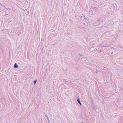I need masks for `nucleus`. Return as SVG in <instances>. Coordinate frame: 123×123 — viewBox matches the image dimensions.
<instances>
[{"label":"nucleus","instance_id":"obj_1","mask_svg":"<svg viewBox=\"0 0 123 123\" xmlns=\"http://www.w3.org/2000/svg\"><path fill=\"white\" fill-rule=\"evenodd\" d=\"M97 11L94 9H92L89 12V14L90 16H91L92 15H93L96 14Z\"/></svg>","mask_w":123,"mask_h":123},{"label":"nucleus","instance_id":"obj_2","mask_svg":"<svg viewBox=\"0 0 123 123\" xmlns=\"http://www.w3.org/2000/svg\"><path fill=\"white\" fill-rule=\"evenodd\" d=\"M100 21V22H104L105 23H106L108 21V18H102L100 19L99 20Z\"/></svg>","mask_w":123,"mask_h":123},{"label":"nucleus","instance_id":"obj_3","mask_svg":"<svg viewBox=\"0 0 123 123\" xmlns=\"http://www.w3.org/2000/svg\"><path fill=\"white\" fill-rule=\"evenodd\" d=\"M100 24L99 20L96 21L94 23L93 25L95 26H97Z\"/></svg>","mask_w":123,"mask_h":123},{"label":"nucleus","instance_id":"obj_4","mask_svg":"<svg viewBox=\"0 0 123 123\" xmlns=\"http://www.w3.org/2000/svg\"><path fill=\"white\" fill-rule=\"evenodd\" d=\"M18 67V66L17 64L16 63H15L14 65V67L15 68H17Z\"/></svg>","mask_w":123,"mask_h":123},{"label":"nucleus","instance_id":"obj_5","mask_svg":"<svg viewBox=\"0 0 123 123\" xmlns=\"http://www.w3.org/2000/svg\"><path fill=\"white\" fill-rule=\"evenodd\" d=\"M45 117H46L47 118L48 120L49 123H50L49 120V118L48 117L47 115L46 114H45Z\"/></svg>","mask_w":123,"mask_h":123},{"label":"nucleus","instance_id":"obj_6","mask_svg":"<svg viewBox=\"0 0 123 123\" xmlns=\"http://www.w3.org/2000/svg\"><path fill=\"white\" fill-rule=\"evenodd\" d=\"M77 101H78V102L79 103V104H80V105H81V103L80 102V100L79 99V98H78L77 99Z\"/></svg>","mask_w":123,"mask_h":123},{"label":"nucleus","instance_id":"obj_7","mask_svg":"<svg viewBox=\"0 0 123 123\" xmlns=\"http://www.w3.org/2000/svg\"><path fill=\"white\" fill-rule=\"evenodd\" d=\"M114 24V22L113 21H112L110 22V23L109 24V25L110 24H111V25H112Z\"/></svg>","mask_w":123,"mask_h":123},{"label":"nucleus","instance_id":"obj_8","mask_svg":"<svg viewBox=\"0 0 123 123\" xmlns=\"http://www.w3.org/2000/svg\"><path fill=\"white\" fill-rule=\"evenodd\" d=\"M37 81V80H35L34 81V85H35V84L36 83Z\"/></svg>","mask_w":123,"mask_h":123},{"label":"nucleus","instance_id":"obj_9","mask_svg":"<svg viewBox=\"0 0 123 123\" xmlns=\"http://www.w3.org/2000/svg\"><path fill=\"white\" fill-rule=\"evenodd\" d=\"M107 46V47H109L110 48H111V49H115V48H113L112 47H111V46L109 47L108 46Z\"/></svg>","mask_w":123,"mask_h":123},{"label":"nucleus","instance_id":"obj_10","mask_svg":"<svg viewBox=\"0 0 123 123\" xmlns=\"http://www.w3.org/2000/svg\"><path fill=\"white\" fill-rule=\"evenodd\" d=\"M109 24H108V25H105V26H104L106 28H107L108 27V26H109Z\"/></svg>","mask_w":123,"mask_h":123},{"label":"nucleus","instance_id":"obj_11","mask_svg":"<svg viewBox=\"0 0 123 123\" xmlns=\"http://www.w3.org/2000/svg\"><path fill=\"white\" fill-rule=\"evenodd\" d=\"M92 8H93V7H92V6H90V9H92Z\"/></svg>","mask_w":123,"mask_h":123},{"label":"nucleus","instance_id":"obj_12","mask_svg":"<svg viewBox=\"0 0 123 123\" xmlns=\"http://www.w3.org/2000/svg\"><path fill=\"white\" fill-rule=\"evenodd\" d=\"M4 7L6 9H10L9 8H6V7H5V6H4Z\"/></svg>","mask_w":123,"mask_h":123},{"label":"nucleus","instance_id":"obj_13","mask_svg":"<svg viewBox=\"0 0 123 123\" xmlns=\"http://www.w3.org/2000/svg\"><path fill=\"white\" fill-rule=\"evenodd\" d=\"M82 56V57L81 59H82V58H83L84 57V56H83L81 55Z\"/></svg>","mask_w":123,"mask_h":123},{"label":"nucleus","instance_id":"obj_14","mask_svg":"<svg viewBox=\"0 0 123 123\" xmlns=\"http://www.w3.org/2000/svg\"><path fill=\"white\" fill-rule=\"evenodd\" d=\"M82 17V16H81V17H80V19H81Z\"/></svg>","mask_w":123,"mask_h":123},{"label":"nucleus","instance_id":"obj_15","mask_svg":"<svg viewBox=\"0 0 123 123\" xmlns=\"http://www.w3.org/2000/svg\"><path fill=\"white\" fill-rule=\"evenodd\" d=\"M113 53V52H112L111 53V54H112Z\"/></svg>","mask_w":123,"mask_h":123},{"label":"nucleus","instance_id":"obj_16","mask_svg":"<svg viewBox=\"0 0 123 123\" xmlns=\"http://www.w3.org/2000/svg\"><path fill=\"white\" fill-rule=\"evenodd\" d=\"M103 47H102V46L101 47H100V48H102Z\"/></svg>","mask_w":123,"mask_h":123},{"label":"nucleus","instance_id":"obj_17","mask_svg":"<svg viewBox=\"0 0 123 123\" xmlns=\"http://www.w3.org/2000/svg\"><path fill=\"white\" fill-rule=\"evenodd\" d=\"M0 4L1 5H2V6H3V5L2 4H1L0 3Z\"/></svg>","mask_w":123,"mask_h":123},{"label":"nucleus","instance_id":"obj_18","mask_svg":"<svg viewBox=\"0 0 123 123\" xmlns=\"http://www.w3.org/2000/svg\"><path fill=\"white\" fill-rule=\"evenodd\" d=\"M8 14H7L5 15V16L8 15Z\"/></svg>","mask_w":123,"mask_h":123},{"label":"nucleus","instance_id":"obj_19","mask_svg":"<svg viewBox=\"0 0 123 123\" xmlns=\"http://www.w3.org/2000/svg\"><path fill=\"white\" fill-rule=\"evenodd\" d=\"M104 47H107V46H104Z\"/></svg>","mask_w":123,"mask_h":123},{"label":"nucleus","instance_id":"obj_20","mask_svg":"<svg viewBox=\"0 0 123 123\" xmlns=\"http://www.w3.org/2000/svg\"><path fill=\"white\" fill-rule=\"evenodd\" d=\"M102 47H104V46H102Z\"/></svg>","mask_w":123,"mask_h":123},{"label":"nucleus","instance_id":"obj_21","mask_svg":"<svg viewBox=\"0 0 123 123\" xmlns=\"http://www.w3.org/2000/svg\"><path fill=\"white\" fill-rule=\"evenodd\" d=\"M84 17L85 18V16H84Z\"/></svg>","mask_w":123,"mask_h":123},{"label":"nucleus","instance_id":"obj_22","mask_svg":"<svg viewBox=\"0 0 123 123\" xmlns=\"http://www.w3.org/2000/svg\"><path fill=\"white\" fill-rule=\"evenodd\" d=\"M11 21H10V22H11Z\"/></svg>","mask_w":123,"mask_h":123},{"label":"nucleus","instance_id":"obj_23","mask_svg":"<svg viewBox=\"0 0 123 123\" xmlns=\"http://www.w3.org/2000/svg\"><path fill=\"white\" fill-rule=\"evenodd\" d=\"M116 49H115V51H116Z\"/></svg>","mask_w":123,"mask_h":123}]
</instances>
